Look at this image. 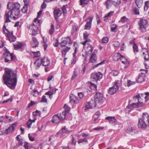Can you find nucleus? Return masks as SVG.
<instances>
[{
    "label": "nucleus",
    "instance_id": "obj_29",
    "mask_svg": "<svg viewBox=\"0 0 149 149\" xmlns=\"http://www.w3.org/2000/svg\"><path fill=\"white\" fill-rule=\"evenodd\" d=\"M138 102L137 103V106L138 107H141L144 106L145 104L142 102V99L141 98H139V100H137Z\"/></svg>",
    "mask_w": 149,
    "mask_h": 149
},
{
    "label": "nucleus",
    "instance_id": "obj_18",
    "mask_svg": "<svg viewBox=\"0 0 149 149\" xmlns=\"http://www.w3.org/2000/svg\"><path fill=\"white\" fill-rule=\"evenodd\" d=\"M62 121L60 119L58 116L57 114L54 115L53 117L52 122L53 123L57 124L60 122Z\"/></svg>",
    "mask_w": 149,
    "mask_h": 149
},
{
    "label": "nucleus",
    "instance_id": "obj_39",
    "mask_svg": "<svg viewBox=\"0 0 149 149\" xmlns=\"http://www.w3.org/2000/svg\"><path fill=\"white\" fill-rule=\"evenodd\" d=\"M39 92H38L37 90L34 89L33 90L32 94L33 96L36 97L38 95Z\"/></svg>",
    "mask_w": 149,
    "mask_h": 149
},
{
    "label": "nucleus",
    "instance_id": "obj_40",
    "mask_svg": "<svg viewBox=\"0 0 149 149\" xmlns=\"http://www.w3.org/2000/svg\"><path fill=\"white\" fill-rule=\"evenodd\" d=\"M27 5L25 4L21 10V11L24 13H26L27 10Z\"/></svg>",
    "mask_w": 149,
    "mask_h": 149
},
{
    "label": "nucleus",
    "instance_id": "obj_5",
    "mask_svg": "<svg viewBox=\"0 0 149 149\" xmlns=\"http://www.w3.org/2000/svg\"><path fill=\"white\" fill-rule=\"evenodd\" d=\"M139 29L141 31L144 32L146 31V28L149 25L148 21L145 19L141 18L139 22Z\"/></svg>",
    "mask_w": 149,
    "mask_h": 149
},
{
    "label": "nucleus",
    "instance_id": "obj_1",
    "mask_svg": "<svg viewBox=\"0 0 149 149\" xmlns=\"http://www.w3.org/2000/svg\"><path fill=\"white\" fill-rule=\"evenodd\" d=\"M3 79L4 84L8 87L15 89L17 81V72L11 69L5 68Z\"/></svg>",
    "mask_w": 149,
    "mask_h": 149
},
{
    "label": "nucleus",
    "instance_id": "obj_8",
    "mask_svg": "<svg viewBox=\"0 0 149 149\" xmlns=\"http://www.w3.org/2000/svg\"><path fill=\"white\" fill-rule=\"evenodd\" d=\"M102 74L100 72L97 73H93L91 74V77L93 81L97 82L102 78Z\"/></svg>",
    "mask_w": 149,
    "mask_h": 149
},
{
    "label": "nucleus",
    "instance_id": "obj_44",
    "mask_svg": "<svg viewBox=\"0 0 149 149\" xmlns=\"http://www.w3.org/2000/svg\"><path fill=\"white\" fill-rule=\"evenodd\" d=\"M149 4V1H146L145 2V6L144 9L145 10H147L148 7V5Z\"/></svg>",
    "mask_w": 149,
    "mask_h": 149
},
{
    "label": "nucleus",
    "instance_id": "obj_14",
    "mask_svg": "<svg viewBox=\"0 0 149 149\" xmlns=\"http://www.w3.org/2000/svg\"><path fill=\"white\" fill-rule=\"evenodd\" d=\"M93 47L92 45L87 44V46L84 49L86 54L87 55L90 54L93 51Z\"/></svg>",
    "mask_w": 149,
    "mask_h": 149
},
{
    "label": "nucleus",
    "instance_id": "obj_55",
    "mask_svg": "<svg viewBox=\"0 0 149 149\" xmlns=\"http://www.w3.org/2000/svg\"><path fill=\"white\" fill-rule=\"evenodd\" d=\"M135 83V82H132L130 80H128L127 81V86H129L131 85L134 84Z\"/></svg>",
    "mask_w": 149,
    "mask_h": 149
},
{
    "label": "nucleus",
    "instance_id": "obj_15",
    "mask_svg": "<svg viewBox=\"0 0 149 149\" xmlns=\"http://www.w3.org/2000/svg\"><path fill=\"white\" fill-rule=\"evenodd\" d=\"M92 19L93 18L91 17L87 19L86 24L85 26V29L89 30L91 28Z\"/></svg>",
    "mask_w": 149,
    "mask_h": 149
},
{
    "label": "nucleus",
    "instance_id": "obj_4",
    "mask_svg": "<svg viewBox=\"0 0 149 149\" xmlns=\"http://www.w3.org/2000/svg\"><path fill=\"white\" fill-rule=\"evenodd\" d=\"M3 30L5 36L10 42H15L16 40V38L13 35V31H10L6 28L5 24L3 27Z\"/></svg>",
    "mask_w": 149,
    "mask_h": 149
},
{
    "label": "nucleus",
    "instance_id": "obj_32",
    "mask_svg": "<svg viewBox=\"0 0 149 149\" xmlns=\"http://www.w3.org/2000/svg\"><path fill=\"white\" fill-rule=\"evenodd\" d=\"M143 54L144 55V58L145 61L149 59V54L147 50L145 53L143 52Z\"/></svg>",
    "mask_w": 149,
    "mask_h": 149
},
{
    "label": "nucleus",
    "instance_id": "obj_17",
    "mask_svg": "<svg viewBox=\"0 0 149 149\" xmlns=\"http://www.w3.org/2000/svg\"><path fill=\"white\" fill-rule=\"evenodd\" d=\"M16 127L15 124H13L11 125L8 127L5 131V133L6 134H10L13 131L15 127Z\"/></svg>",
    "mask_w": 149,
    "mask_h": 149
},
{
    "label": "nucleus",
    "instance_id": "obj_13",
    "mask_svg": "<svg viewBox=\"0 0 149 149\" xmlns=\"http://www.w3.org/2000/svg\"><path fill=\"white\" fill-rule=\"evenodd\" d=\"M96 103L93 100H92L89 102H87L86 104L85 107L86 109H92L93 107L96 106Z\"/></svg>",
    "mask_w": 149,
    "mask_h": 149
},
{
    "label": "nucleus",
    "instance_id": "obj_41",
    "mask_svg": "<svg viewBox=\"0 0 149 149\" xmlns=\"http://www.w3.org/2000/svg\"><path fill=\"white\" fill-rule=\"evenodd\" d=\"M120 59L123 64H126L127 62V60L126 58L124 56L122 55V56L120 58Z\"/></svg>",
    "mask_w": 149,
    "mask_h": 149
},
{
    "label": "nucleus",
    "instance_id": "obj_12",
    "mask_svg": "<svg viewBox=\"0 0 149 149\" xmlns=\"http://www.w3.org/2000/svg\"><path fill=\"white\" fill-rule=\"evenodd\" d=\"M6 57L5 59V62H8L10 60H14L15 58V57L13 54H10L9 52L6 53L5 54Z\"/></svg>",
    "mask_w": 149,
    "mask_h": 149
},
{
    "label": "nucleus",
    "instance_id": "obj_64",
    "mask_svg": "<svg viewBox=\"0 0 149 149\" xmlns=\"http://www.w3.org/2000/svg\"><path fill=\"white\" fill-rule=\"evenodd\" d=\"M144 64L148 67H149V59L144 61Z\"/></svg>",
    "mask_w": 149,
    "mask_h": 149
},
{
    "label": "nucleus",
    "instance_id": "obj_6",
    "mask_svg": "<svg viewBox=\"0 0 149 149\" xmlns=\"http://www.w3.org/2000/svg\"><path fill=\"white\" fill-rule=\"evenodd\" d=\"M113 86L109 88L108 91V93L111 95L114 94L119 88V83L118 81L113 82Z\"/></svg>",
    "mask_w": 149,
    "mask_h": 149
},
{
    "label": "nucleus",
    "instance_id": "obj_50",
    "mask_svg": "<svg viewBox=\"0 0 149 149\" xmlns=\"http://www.w3.org/2000/svg\"><path fill=\"white\" fill-rule=\"evenodd\" d=\"M128 19L125 16H123L122 17L120 21L122 22H125L127 21Z\"/></svg>",
    "mask_w": 149,
    "mask_h": 149
},
{
    "label": "nucleus",
    "instance_id": "obj_42",
    "mask_svg": "<svg viewBox=\"0 0 149 149\" xmlns=\"http://www.w3.org/2000/svg\"><path fill=\"white\" fill-rule=\"evenodd\" d=\"M42 38L44 42L43 47L45 50L47 46V45L46 43V42L47 41V40L46 38H45V39L44 38Z\"/></svg>",
    "mask_w": 149,
    "mask_h": 149
},
{
    "label": "nucleus",
    "instance_id": "obj_61",
    "mask_svg": "<svg viewBox=\"0 0 149 149\" xmlns=\"http://www.w3.org/2000/svg\"><path fill=\"white\" fill-rule=\"evenodd\" d=\"M77 76V74L76 71H74L73 75L72 76V79H74Z\"/></svg>",
    "mask_w": 149,
    "mask_h": 149
},
{
    "label": "nucleus",
    "instance_id": "obj_30",
    "mask_svg": "<svg viewBox=\"0 0 149 149\" xmlns=\"http://www.w3.org/2000/svg\"><path fill=\"white\" fill-rule=\"evenodd\" d=\"M65 72L64 68H62L61 76V79L62 81H64L65 78Z\"/></svg>",
    "mask_w": 149,
    "mask_h": 149
},
{
    "label": "nucleus",
    "instance_id": "obj_52",
    "mask_svg": "<svg viewBox=\"0 0 149 149\" xmlns=\"http://www.w3.org/2000/svg\"><path fill=\"white\" fill-rule=\"evenodd\" d=\"M53 45L55 47H58V40L57 39L54 40Z\"/></svg>",
    "mask_w": 149,
    "mask_h": 149
},
{
    "label": "nucleus",
    "instance_id": "obj_60",
    "mask_svg": "<svg viewBox=\"0 0 149 149\" xmlns=\"http://www.w3.org/2000/svg\"><path fill=\"white\" fill-rule=\"evenodd\" d=\"M70 109L71 108L69 106L66 105V113H69Z\"/></svg>",
    "mask_w": 149,
    "mask_h": 149
},
{
    "label": "nucleus",
    "instance_id": "obj_21",
    "mask_svg": "<svg viewBox=\"0 0 149 149\" xmlns=\"http://www.w3.org/2000/svg\"><path fill=\"white\" fill-rule=\"evenodd\" d=\"M105 119L108 120L111 124H116L117 122L114 117L108 116L105 118Z\"/></svg>",
    "mask_w": 149,
    "mask_h": 149
},
{
    "label": "nucleus",
    "instance_id": "obj_58",
    "mask_svg": "<svg viewBox=\"0 0 149 149\" xmlns=\"http://www.w3.org/2000/svg\"><path fill=\"white\" fill-rule=\"evenodd\" d=\"M40 102H47V99L45 98V96H43L41 100L40 101Z\"/></svg>",
    "mask_w": 149,
    "mask_h": 149
},
{
    "label": "nucleus",
    "instance_id": "obj_51",
    "mask_svg": "<svg viewBox=\"0 0 149 149\" xmlns=\"http://www.w3.org/2000/svg\"><path fill=\"white\" fill-rule=\"evenodd\" d=\"M87 141H87V139L86 138H84L83 139H79L78 141V143H83L84 142H87Z\"/></svg>",
    "mask_w": 149,
    "mask_h": 149
},
{
    "label": "nucleus",
    "instance_id": "obj_9",
    "mask_svg": "<svg viewBox=\"0 0 149 149\" xmlns=\"http://www.w3.org/2000/svg\"><path fill=\"white\" fill-rule=\"evenodd\" d=\"M127 133L134 135L138 133V130L135 127H132L131 126H129L126 130Z\"/></svg>",
    "mask_w": 149,
    "mask_h": 149
},
{
    "label": "nucleus",
    "instance_id": "obj_3",
    "mask_svg": "<svg viewBox=\"0 0 149 149\" xmlns=\"http://www.w3.org/2000/svg\"><path fill=\"white\" fill-rule=\"evenodd\" d=\"M50 64V61L47 57H44L43 58H39L34 63V69L36 70L41 65V64L44 66L49 65Z\"/></svg>",
    "mask_w": 149,
    "mask_h": 149
},
{
    "label": "nucleus",
    "instance_id": "obj_49",
    "mask_svg": "<svg viewBox=\"0 0 149 149\" xmlns=\"http://www.w3.org/2000/svg\"><path fill=\"white\" fill-rule=\"evenodd\" d=\"M121 0H111L113 3L114 4H119L121 2Z\"/></svg>",
    "mask_w": 149,
    "mask_h": 149
},
{
    "label": "nucleus",
    "instance_id": "obj_63",
    "mask_svg": "<svg viewBox=\"0 0 149 149\" xmlns=\"http://www.w3.org/2000/svg\"><path fill=\"white\" fill-rule=\"evenodd\" d=\"M78 95L79 96V99L80 100L83 97L84 94L82 93L81 92L80 93H78Z\"/></svg>",
    "mask_w": 149,
    "mask_h": 149
},
{
    "label": "nucleus",
    "instance_id": "obj_10",
    "mask_svg": "<svg viewBox=\"0 0 149 149\" xmlns=\"http://www.w3.org/2000/svg\"><path fill=\"white\" fill-rule=\"evenodd\" d=\"M69 102L71 104H78L79 102V99L77 96L75 95L71 94L69 97Z\"/></svg>",
    "mask_w": 149,
    "mask_h": 149
},
{
    "label": "nucleus",
    "instance_id": "obj_26",
    "mask_svg": "<svg viewBox=\"0 0 149 149\" xmlns=\"http://www.w3.org/2000/svg\"><path fill=\"white\" fill-rule=\"evenodd\" d=\"M65 133V126L62 128L61 130L58 132L56 135V136H58L64 134Z\"/></svg>",
    "mask_w": 149,
    "mask_h": 149
},
{
    "label": "nucleus",
    "instance_id": "obj_25",
    "mask_svg": "<svg viewBox=\"0 0 149 149\" xmlns=\"http://www.w3.org/2000/svg\"><path fill=\"white\" fill-rule=\"evenodd\" d=\"M32 40L33 41L32 44V47L34 48L38 47L39 43L36 39L35 37H33L32 38Z\"/></svg>",
    "mask_w": 149,
    "mask_h": 149
},
{
    "label": "nucleus",
    "instance_id": "obj_48",
    "mask_svg": "<svg viewBox=\"0 0 149 149\" xmlns=\"http://www.w3.org/2000/svg\"><path fill=\"white\" fill-rule=\"evenodd\" d=\"M67 43L69 44H72V42L69 37L66 38V45Z\"/></svg>",
    "mask_w": 149,
    "mask_h": 149
},
{
    "label": "nucleus",
    "instance_id": "obj_45",
    "mask_svg": "<svg viewBox=\"0 0 149 149\" xmlns=\"http://www.w3.org/2000/svg\"><path fill=\"white\" fill-rule=\"evenodd\" d=\"M109 40V39L107 37H103L102 40V42L103 43H107Z\"/></svg>",
    "mask_w": 149,
    "mask_h": 149
},
{
    "label": "nucleus",
    "instance_id": "obj_22",
    "mask_svg": "<svg viewBox=\"0 0 149 149\" xmlns=\"http://www.w3.org/2000/svg\"><path fill=\"white\" fill-rule=\"evenodd\" d=\"M54 17L55 19H57L61 15V12L59 9L55 10L54 11Z\"/></svg>",
    "mask_w": 149,
    "mask_h": 149
},
{
    "label": "nucleus",
    "instance_id": "obj_31",
    "mask_svg": "<svg viewBox=\"0 0 149 149\" xmlns=\"http://www.w3.org/2000/svg\"><path fill=\"white\" fill-rule=\"evenodd\" d=\"M14 48L15 49H21L23 47V44L21 43H19L16 45H14Z\"/></svg>",
    "mask_w": 149,
    "mask_h": 149
},
{
    "label": "nucleus",
    "instance_id": "obj_34",
    "mask_svg": "<svg viewBox=\"0 0 149 149\" xmlns=\"http://www.w3.org/2000/svg\"><path fill=\"white\" fill-rule=\"evenodd\" d=\"M143 94L137 95L133 97V100L135 101H136V100H139V98L142 99L141 97H143Z\"/></svg>",
    "mask_w": 149,
    "mask_h": 149
},
{
    "label": "nucleus",
    "instance_id": "obj_11",
    "mask_svg": "<svg viewBox=\"0 0 149 149\" xmlns=\"http://www.w3.org/2000/svg\"><path fill=\"white\" fill-rule=\"evenodd\" d=\"M38 27L37 25L34 23L32 24L29 28V29L32 31V35L34 36L36 35L38 33Z\"/></svg>",
    "mask_w": 149,
    "mask_h": 149
},
{
    "label": "nucleus",
    "instance_id": "obj_35",
    "mask_svg": "<svg viewBox=\"0 0 149 149\" xmlns=\"http://www.w3.org/2000/svg\"><path fill=\"white\" fill-rule=\"evenodd\" d=\"M145 79L143 76L142 75H140L139 76V77L137 80V82L138 83H141L142 82L144 81Z\"/></svg>",
    "mask_w": 149,
    "mask_h": 149
},
{
    "label": "nucleus",
    "instance_id": "obj_59",
    "mask_svg": "<svg viewBox=\"0 0 149 149\" xmlns=\"http://www.w3.org/2000/svg\"><path fill=\"white\" fill-rule=\"evenodd\" d=\"M83 37L84 39H86L88 38L89 34H88L87 32L86 31L83 34Z\"/></svg>",
    "mask_w": 149,
    "mask_h": 149
},
{
    "label": "nucleus",
    "instance_id": "obj_23",
    "mask_svg": "<svg viewBox=\"0 0 149 149\" xmlns=\"http://www.w3.org/2000/svg\"><path fill=\"white\" fill-rule=\"evenodd\" d=\"M57 114L58 116L60 119L63 121L65 118V109L62 111V113H58Z\"/></svg>",
    "mask_w": 149,
    "mask_h": 149
},
{
    "label": "nucleus",
    "instance_id": "obj_33",
    "mask_svg": "<svg viewBox=\"0 0 149 149\" xmlns=\"http://www.w3.org/2000/svg\"><path fill=\"white\" fill-rule=\"evenodd\" d=\"M133 50L135 53L138 52V47L136 44L135 43H133Z\"/></svg>",
    "mask_w": 149,
    "mask_h": 149
},
{
    "label": "nucleus",
    "instance_id": "obj_16",
    "mask_svg": "<svg viewBox=\"0 0 149 149\" xmlns=\"http://www.w3.org/2000/svg\"><path fill=\"white\" fill-rule=\"evenodd\" d=\"M144 123H141V122H139V123L138 126L139 127L146 128L149 125V121L143 120Z\"/></svg>",
    "mask_w": 149,
    "mask_h": 149
},
{
    "label": "nucleus",
    "instance_id": "obj_37",
    "mask_svg": "<svg viewBox=\"0 0 149 149\" xmlns=\"http://www.w3.org/2000/svg\"><path fill=\"white\" fill-rule=\"evenodd\" d=\"M78 27L75 25H73L72 26V29L71 31V34L74 33L77 30Z\"/></svg>",
    "mask_w": 149,
    "mask_h": 149
},
{
    "label": "nucleus",
    "instance_id": "obj_20",
    "mask_svg": "<svg viewBox=\"0 0 149 149\" xmlns=\"http://www.w3.org/2000/svg\"><path fill=\"white\" fill-rule=\"evenodd\" d=\"M65 40H63L60 43V47L62 49L61 52L63 55L65 56Z\"/></svg>",
    "mask_w": 149,
    "mask_h": 149
},
{
    "label": "nucleus",
    "instance_id": "obj_54",
    "mask_svg": "<svg viewBox=\"0 0 149 149\" xmlns=\"http://www.w3.org/2000/svg\"><path fill=\"white\" fill-rule=\"evenodd\" d=\"M120 43L118 41L115 42L113 44V45L115 47H118L120 46Z\"/></svg>",
    "mask_w": 149,
    "mask_h": 149
},
{
    "label": "nucleus",
    "instance_id": "obj_24",
    "mask_svg": "<svg viewBox=\"0 0 149 149\" xmlns=\"http://www.w3.org/2000/svg\"><path fill=\"white\" fill-rule=\"evenodd\" d=\"M122 55L119 53H116L113 56V59L114 61H118L119 59H120Z\"/></svg>",
    "mask_w": 149,
    "mask_h": 149
},
{
    "label": "nucleus",
    "instance_id": "obj_38",
    "mask_svg": "<svg viewBox=\"0 0 149 149\" xmlns=\"http://www.w3.org/2000/svg\"><path fill=\"white\" fill-rule=\"evenodd\" d=\"M131 102V101H129L128 102L129 104L126 107L127 109H130V110H132L134 108L133 103L130 104V103Z\"/></svg>",
    "mask_w": 149,
    "mask_h": 149
},
{
    "label": "nucleus",
    "instance_id": "obj_28",
    "mask_svg": "<svg viewBox=\"0 0 149 149\" xmlns=\"http://www.w3.org/2000/svg\"><path fill=\"white\" fill-rule=\"evenodd\" d=\"M96 59L97 57L96 54L93 53L91 56L90 61L92 63H93L96 61Z\"/></svg>",
    "mask_w": 149,
    "mask_h": 149
},
{
    "label": "nucleus",
    "instance_id": "obj_2",
    "mask_svg": "<svg viewBox=\"0 0 149 149\" xmlns=\"http://www.w3.org/2000/svg\"><path fill=\"white\" fill-rule=\"evenodd\" d=\"M7 8L11 9V12L7 11L6 12V23L10 22L9 18H12L15 19L17 18L20 13V5L18 3H15L9 2L7 5Z\"/></svg>",
    "mask_w": 149,
    "mask_h": 149
},
{
    "label": "nucleus",
    "instance_id": "obj_56",
    "mask_svg": "<svg viewBox=\"0 0 149 149\" xmlns=\"http://www.w3.org/2000/svg\"><path fill=\"white\" fill-rule=\"evenodd\" d=\"M116 26L115 24H113L111 28V30L112 31L114 32L116 29Z\"/></svg>",
    "mask_w": 149,
    "mask_h": 149
},
{
    "label": "nucleus",
    "instance_id": "obj_47",
    "mask_svg": "<svg viewBox=\"0 0 149 149\" xmlns=\"http://www.w3.org/2000/svg\"><path fill=\"white\" fill-rule=\"evenodd\" d=\"M110 0H107L105 3L104 4L106 6V8L108 9H109V7L110 6Z\"/></svg>",
    "mask_w": 149,
    "mask_h": 149
},
{
    "label": "nucleus",
    "instance_id": "obj_62",
    "mask_svg": "<svg viewBox=\"0 0 149 149\" xmlns=\"http://www.w3.org/2000/svg\"><path fill=\"white\" fill-rule=\"evenodd\" d=\"M113 13V11H110L107 14V15L106 16L104 17V18H106L107 17H109L112 16Z\"/></svg>",
    "mask_w": 149,
    "mask_h": 149
},
{
    "label": "nucleus",
    "instance_id": "obj_53",
    "mask_svg": "<svg viewBox=\"0 0 149 149\" xmlns=\"http://www.w3.org/2000/svg\"><path fill=\"white\" fill-rule=\"evenodd\" d=\"M33 114L34 115H38L40 116L41 114V112L40 111L36 110V112H33Z\"/></svg>",
    "mask_w": 149,
    "mask_h": 149
},
{
    "label": "nucleus",
    "instance_id": "obj_27",
    "mask_svg": "<svg viewBox=\"0 0 149 149\" xmlns=\"http://www.w3.org/2000/svg\"><path fill=\"white\" fill-rule=\"evenodd\" d=\"M135 3L136 5L137 6L138 8H140L143 4V0H136Z\"/></svg>",
    "mask_w": 149,
    "mask_h": 149
},
{
    "label": "nucleus",
    "instance_id": "obj_19",
    "mask_svg": "<svg viewBox=\"0 0 149 149\" xmlns=\"http://www.w3.org/2000/svg\"><path fill=\"white\" fill-rule=\"evenodd\" d=\"M143 120L149 121V116L148 113H143L142 118L139 119V122L141 121V123H144Z\"/></svg>",
    "mask_w": 149,
    "mask_h": 149
},
{
    "label": "nucleus",
    "instance_id": "obj_43",
    "mask_svg": "<svg viewBox=\"0 0 149 149\" xmlns=\"http://www.w3.org/2000/svg\"><path fill=\"white\" fill-rule=\"evenodd\" d=\"M32 53L34 55V57H39L40 56V54L39 51L36 52H32Z\"/></svg>",
    "mask_w": 149,
    "mask_h": 149
},
{
    "label": "nucleus",
    "instance_id": "obj_46",
    "mask_svg": "<svg viewBox=\"0 0 149 149\" xmlns=\"http://www.w3.org/2000/svg\"><path fill=\"white\" fill-rule=\"evenodd\" d=\"M118 72L116 70H113L110 73V74L114 76H116L118 75Z\"/></svg>",
    "mask_w": 149,
    "mask_h": 149
},
{
    "label": "nucleus",
    "instance_id": "obj_36",
    "mask_svg": "<svg viewBox=\"0 0 149 149\" xmlns=\"http://www.w3.org/2000/svg\"><path fill=\"white\" fill-rule=\"evenodd\" d=\"M89 1V0H80V5H82L87 4Z\"/></svg>",
    "mask_w": 149,
    "mask_h": 149
},
{
    "label": "nucleus",
    "instance_id": "obj_57",
    "mask_svg": "<svg viewBox=\"0 0 149 149\" xmlns=\"http://www.w3.org/2000/svg\"><path fill=\"white\" fill-rule=\"evenodd\" d=\"M134 12L136 15H139V10L138 8H135L134 10Z\"/></svg>",
    "mask_w": 149,
    "mask_h": 149
},
{
    "label": "nucleus",
    "instance_id": "obj_7",
    "mask_svg": "<svg viewBox=\"0 0 149 149\" xmlns=\"http://www.w3.org/2000/svg\"><path fill=\"white\" fill-rule=\"evenodd\" d=\"M95 101L97 103H103L104 97L103 95L100 92H97L94 96Z\"/></svg>",
    "mask_w": 149,
    "mask_h": 149
}]
</instances>
